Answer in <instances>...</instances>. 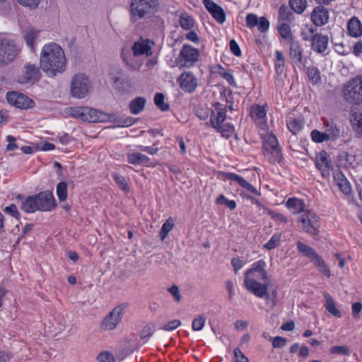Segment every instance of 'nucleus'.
I'll return each instance as SVG.
<instances>
[{
	"instance_id": "nucleus-1",
	"label": "nucleus",
	"mask_w": 362,
	"mask_h": 362,
	"mask_svg": "<svg viewBox=\"0 0 362 362\" xmlns=\"http://www.w3.org/2000/svg\"><path fill=\"white\" fill-rule=\"evenodd\" d=\"M267 263L263 259L254 262L244 273V286L256 297L264 298L266 303L271 307L277 304V289L269 292L270 276L266 269Z\"/></svg>"
},
{
	"instance_id": "nucleus-2",
	"label": "nucleus",
	"mask_w": 362,
	"mask_h": 362,
	"mask_svg": "<svg viewBox=\"0 0 362 362\" xmlns=\"http://www.w3.org/2000/svg\"><path fill=\"white\" fill-rule=\"evenodd\" d=\"M40 66L48 77H55L65 71L66 58L62 47L56 42H48L41 49Z\"/></svg>"
},
{
	"instance_id": "nucleus-3",
	"label": "nucleus",
	"mask_w": 362,
	"mask_h": 362,
	"mask_svg": "<svg viewBox=\"0 0 362 362\" xmlns=\"http://www.w3.org/2000/svg\"><path fill=\"white\" fill-rule=\"evenodd\" d=\"M160 8L159 0H132L129 15L132 22L153 18Z\"/></svg>"
},
{
	"instance_id": "nucleus-4",
	"label": "nucleus",
	"mask_w": 362,
	"mask_h": 362,
	"mask_svg": "<svg viewBox=\"0 0 362 362\" xmlns=\"http://www.w3.org/2000/svg\"><path fill=\"white\" fill-rule=\"evenodd\" d=\"M341 95L344 100L350 104H362V75L346 82L341 90Z\"/></svg>"
},
{
	"instance_id": "nucleus-5",
	"label": "nucleus",
	"mask_w": 362,
	"mask_h": 362,
	"mask_svg": "<svg viewBox=\"0 0 362 362\" xmlns=\"http://www.w3.org/2000/svg\"><path fill=\"white\" fill-rule=\"evenodd\" d=\"M21 52L16 41L8 37H0V67L13 62Z\"/></svg>"
},
{
	"instance_id": "nucleus-6",
	"label": "nucleus",
	"mask_w": 362,
	"mask_h": 362,
	"mask_svg": "<svg viewBox=\"0 0 362 362\" xmlns=\"http://www.w3.org/2000/svg\"><path fill=\"white\" fill-rule=\"evenodd\" d=\"M92 88V83L89 77L83 73L75 74L71 81V95L78 99L85 98Z\"/></svg>"
},
{
	"instance_id": "nucleus-7",
	"label": "nucleus",
	"mask_w": 362,
	"mask_h": 362,
	"mask_svg": "<svg viewBox=\"0 0 362 362\" xmlns=\"http://www.w3.org/2000/svg\"><path fill=\"white\" fill-rule=\"evenodd\" d=\"M264 155L273 163H279L282 159V153L276 137L272 134H267L264 140Z\"/></svg>"
},
{
	"instance_id": "nucleus-8",
	"label": "nucleus",
	"mask_w": 362,
	"mask_h": 362,
	"mask_svg": "<svg viewBox=\"0 0 362 362\" xmlns=\"http://www.w3.org/2000/svg\"><path fill=\"white\" fill-rule=\"evenodd\" d=\"M6 98L11 106L21 110L33 108L35 106V101L25 94L18 91H9Z\"/></svg>"
},
{
	"instance_id": "nucleus-9",
	"label": "nucleus",
	"mask_w": 362,
	"mask_h": 362,
	"mask_svg": "<svg viewBox=\"0 0 362 362\" xmlns=\"http://www.w3.org/2000/svg\"><path fill=\"white\" fill-rule=\"evenodd\" d=\"M199 58V52L197 49L189 45H184L180 50L177 65L180 67H192Z\"/></svg>"
},
{
	"instance_id": "nucleus-10",
	"label": "nucleus",
	"mask_w": 362,
	"mask_h": 362,
	"mask_svg": "<svg viewBox=\"0 0 362 362\" xmlns=\"http://www.w3.org/2000/svg\"><path fill=\"white\" fill-rule=\"evenodd\" d=\"M41 77L39 68L30 63L25 64L21 74L17 78V81L21 85L33 84Z\"/></svg>"
},
{
	"instance_id": "nucleus-11",
	"label": "nucleus",
	"mask_w": 362,
	"mask_h": 362,
	"mask_svg": "<svg viewBox=\"0 0 362 362\" xmlns=\"http://www.w3.org/2000/svg\"><path fill=\"white\" fill-rule=\"evenodd\" d=\"M298 223L303 231L312 235H316V231L319 227V218L314 212L308 211L302 214Z\"/></svg>"
},
{
	"instance_id": "nucleus-12",
	"label": "nucleus",
	"mask_w": 362,
	"mask_h": 362,
	"mask_svg": "<svg viewBox=\"0 0 362 362\" xmlns=\"http://www.w3.org/2000/svg\"><path fill=\"white\" fill-rule=\"evenodd\" d=\"M70 115L84 122H96L100 119V112L88 107H76L70 109Z\"/></svg>"
},
{
	"instance_id": "nucleus-13",
	"label": "nucleus",
	"mask_w": 362,
	"mask_h": 362,
	"mask_svg": "<svg viewBox=\"0 0 362 362\" xmlns=\"http://www.w3.org/2000/svg\"><path fill=\"white\" fill-rule=\"evenodd\" d=\"M124 310V306L115 307L103 320L102 327L105 330L115 329L121 321Z\"/></svg>"
},
{
	"instance_id": "nucleus-14",
	"label": "nucleus",
	"mask_w": 362,
	"mask_h": 362,
	"mask_svg": "<svg viewBox=\"0 0 362 362\" xmlns=\"http://www.w3.org/2000/svg\"><path fill=\"white\" fill-rule=\"evenodd\" d=\"M35 196L37 199V206L39 207V211H49L55 208V200L53 194L51 192H42Z\"/></svg>"
},
{
	"instance_id": "nucleus-15",
	"label": "nucleus",
	"mask_w": 362,
	"mask_h": 362,
	"mask_svg": "<svg viewBox=\"0 0 362 362\" xmlns=\"http://www.w3.org/2000/svg\"><path fill=\"white\" fill-rule=\"evenodd\" d=\"M153 46L154 42L153 41L148 39L141 38L134 44L132 52L146 59L153 54Z\"/></svg>"
},
{
	"instance_id": "nucleus-16",
	"label": "nucleus",
	"mask_w": 362,
	"mask_h": 362,
	"mask_svg": "<svg viewBox=\"0 0 362 362\" xmlns=\"http://www.w3.org/2000/svg\"><path fill=\"white\" fill-rule=\"evenodd\" d=\"M246 25L250 28L257 27L261 33H265L269 30V22L264 17L258 18L256 14L249 13L245 18Z\"/></svg>"
},
{
	"instance_id": "nucleus-17",
	"label": "nucleus",
	"mask_w": 362,
	"mask_h": 362,
	"mask_svg": "<svg viewBox=\"0 0 362 362\" xmlns=\"http://www.w3.org/2000/svg\"><path fill=\"white\" fill-rule=\"evenodd\" d=\"M178 82L180 88L189 93L194 91L197 86V79L190 71L182 73L178 78Z\"/></svg>"
},
{
	"instance_id": "nucleus-18",
	"label": "nucleus",
	"mask_w": 362,
	"mask_h": 362,
	"mask_svg": "<svg viewBox=\"0 0 362 362\" xmlns=\"http://www.w3.org/2000/svg\"><path fill=\"white\" fill-rule=\"evenodd\" d=\"M329 13L327 8L318 6L315 7L310 15L312 22L316 26H322L328 23Z\"/></svg>"
},
{
	"instance_id": "nucleus-19",
	"label": "nucleus",
	"mask_w": 362,
	"mask_h": 362,
	"mask_svg": "<svg viewBox=\"0 0 362 362\" xmlns=\"http://www.w3.org/2000/svg\"><path fill=\"white\" fill-rule=\"evenodd\" d=\"M267 106L253 105L250 109V115L254 121L262 129L267 127Z\"/></svg>"
},
{
	"instance_id": "nucleus-20",
	"label": "nucleus",
	"mask_w": 362,
	"mask_h": 362,
	"mask_svg": "<svg viewBox=\"0 0 362 362\" xmlns=\"http://www.w3.org/2000/svg\"><path fill=\"white\" fill-rule=\"evenodd\" d=\"M204 4L211 15L221 24L226 20V15L223 9L211 0H204Z\"/></svg>"
},
{
	"instance_id": "nucleus-21",
	"label": "nucleus",
	"mask_w": 362,
	"mask_h": 362,
	"mask_svg": "<svg viewBox=\"0 0 362 362\" xmlns=\"http://www.w3.org/2000/svg\"><path fill=\"white\" fill-rule=\"evenodd\" d=\"M224 177L226 180H229L231 181H234L236 183H238L240 186L247 190L248 192L256 194L257 196L260 195V192L250 183H249L247 181H246L243 177L241 176L233 173H224Z\"/></svg>"
},
{
	"instance_id": "nucleus-22",
	"label": "nucleus",
	"mask_w": 362,
	"mask_h": 362,
	"mask_svg": "<svg viewBox=\"0 0 362 362\" xmlns=\"http://www.w3.org/2000/svg\"><path fill=\"white\" fill-rule=\"evenodd\" d=\"M331 165L328 153L324 151H321L317 157L316 166L323 177L329 176Z\"/></svg>"
},
{
	"instance_id": "nucleus-23",
	"label": "nucleus",
	"mask_w": 362,
	"mask_h": 362,
	"mask_svg": "<svg viewBox=\"0 0 362 362\" xmlns=\"http://www.w3.org/2000/svg\"><path fill=\"white\" fill-rule=\"evenodd\" d=\"M123 60L124 63L132 70L138 71L144 64L146 58L132 52V54L126 55L123 52Z\"/></svg>"
},
{
	"instance_id": "nucleus-24",
	"label": "nucleus",
	"mask_w": 362,
	"mask_h": 362,
	"mask_svg": "<svg viewBox=\"0 0 362 362\" xmlns=\"http://www.w3.org/2000/svg\"><path fill=\"white\" fill-rule=\"evenodd\" d=\"M328 43V36L318 33L311 42V47L313 51L317 53H323L327 49Z\"/></svg>"
},
{
	"instance_id": "nucleus-25",
	"label": "nucleus",
	"mask_w": 362,
	"mask_h": 362,
	"mask_svg": "<svg viewBox=\"0 0 362 362\" xmlns=\"http://www.w3.org/2000/svg\"><path fill=\"white\" fill-rule=\"evenodd\" d=\"M349 35L353 37H359L362 35V23L356 17H352L347 23Z\"/></svg>"
},
{
	"instance_id": "nucleus-26",
	"label": "nucleus",
	"mask_w": 362,
	"mask_h": 362,
	"mask_svg": "<svg viewBox=\"0 0 362 362\" xmlns=\"http://www.w3.org/2000/svg\"><path fill=\"white\" fill-rule=\"evenodd\" d=\"M325 134L328 140L334 141L340 136V130L332 121L323 120Z\"/></svg>"
},
{
	"instance_id": "nucleus-27",
	"label": "nucleus",
	"mask_w": 362,
	"mask_h": 362,
	"mask_svg": "<svg viewBox=\"0 0 362 362\" xmlns=\"http://www.w3.org/2000/svg\"><path fill=\"white\" fill-rule=\"evenodd\" d=\"M40 31L33 27H28L23 31V38L27 45L34 49L36 45V40L38 37Z\"/></svg>"
},
{
	"instance_id": "nucleus-28",
	"label": "nucleus",
	"mask_w": 362,
	"mask_h": 362,
	"mask_svg": "<svg viewBox=\"0 0 362 362\" xmlns=\"http://www.w3.org/2000/svg\"><path fill=\"white\" fill-rule=\"evenodd\" d=\"M286 206L292 211L293 214H300L305 210V202L296 197H290L286 202Z\"/></svg>"
},
{
	"instance_id": "nucleus-29",
	"label": "nucleus",
	"mask_w": 362,
	"mask_h": 362,
	"mask_svg": "<svg viewBox=\"0 0 362 362\" xmlns=\"http://www.w3.org/2000/svg\"><path fill=\"white\" fill-rule=\"evenodd\" d=\"M286 123L288 130L293 134L301 131L304 126V121L301 117H288Z\"/></svg>"
},
{
	"instance_id": "nucleus-30",
	"label": "nucleus",
	"mask_w": 362,
	"mask_h": 362,
	"mask_svg": "<svg viewBox=\"0 0 362 362\" xmlns=\"http://www.w3.org/2000/svg\"><path fill=\"white\" fill-rule=\"evenodd\" d=\"M37 202L36 196H30L22 201L21 208L26 213H33L39 211Z\"/></svg>"
},
{
	"instance_id": "nucleus-31",
	"label": "nucleus",
	"mask_w": 362,
	"mask_h": 362,
	"mask_svg": "<svg viewBox=\"0 0 362 362\" xmlns=\"http://www.w3.org/2000/svg\"><path fill=\"white\" fill-rule=\"evenodd\" d=\"M324 298L325 299V307L326 310L333 316L337 317H341V312L337 308L335 302L334 301L332 296L328 293H325Z\"/></svg>"
},
{
	"instance_id": "nucleus-32",
	"label": "nucleus",
	"mask_w": 362,
	"mask_h": 362,
	"mask_svg": "<svg viewBox=\"0 0 362 362\" xmlns=\"http://www.w3.org/2000/svg\"><path fill=\"white\" fill-rule=\"evenodd\" d=\"M334 179L341 189V191L345 194H349L351 192V187L349 182V181L345 178L344 175L341 173H337L335 174Z\"/></svg>"
},
{
	"instance_id": "nucleus-33",
	"label": "nucleus",
	"mask_w": 362,
	"mask_h": 362,
	"mask_svg": "<svg viewBox=\"0 0 362 362\" xmlns=\"http://www.w3.org/2000/svg\"><path fill=\"white\" fill-rule=\"evenodd\" d=\"M179 24L182 29L190 30L194 28L195 21L189 13L182 12L179 15Z\"/></svg>"
},
{
	"instance_id": "nucleus-34",
	"label": "nucleus",
	"mask_w": 362,
	"mask_h": 362,
	"mask_svg": "<svg viewBox=\"0 0 362 362\" xmlns=\"http://www.w3.org/2000/svg\"><path fill=\"white\" fill-rule=\"evenodd\" d=\"M146 100L143 97H137L132 100L129 105L131 113L134 115L139 114L146 105Z\"/></svg>"
},
{
	"instance_id": "nucleus-35",
	"label": "nucleus",
	"mask_w": 362,
	"mask_h": 362,
	"mask_svg": "<svg viewBox=\"0 0 362 362\" xmlns=\"http://www.w3.org/2000/svg\"><path fill=\"white\" fill-rule=\"evenodd\" d=\"M318 34L317 29L313 25H305L302 28V38L307 42H312Z\"/></svg>"
},
{
	"instance_id": "nucleus-36",
	"label": "nucleus",
	"mask_w": 362,
	"mask_h": 362,
	"mask_svg": "<svg viewBox=\"0 0 362 362\" xmlns=\"http://www.w3.org/2000/svg\"><path fill=\"white\" fill-rule=\"evenodd\" d=\"M226 119V112L223 110H218L217 114L212 112L210 117L211 124L215 129L224 123Z\"/></svg>"
},
{
	"instance_id": "nucleus-37",
	"label": "nucleus",
	"mask_w": 362,
	"mask_h": 362,
	"mask_svg": "<svg viewBox=\"0 0 362 362\" xmlns=\"http://www.w3.org/2000/svg\"><path fill=\"white\" fill-rule=\"evenodd\" d=\"M294 19L293 13L286 6H281L279 10V23H291Z\"/></svg>"
},
{
	"instance_id": "nucleus-38",
	"label": "nucleus",
	"mask_w": 362,
	"mask_h": 362,
	"mask_svg": "<svg viewBox=\"0 0 362 362\" xmlns=\"http://www.w3.org/2000/svg\"><path fill=\"white\" fill-rule=\"evenodd\" d=\"M350 122L353 129L362 134V112H354L351 114Z\"/></svg>"
},
{
	"instance_id": "nucleus-39",
	"label": "nucleus",
	"mask_w": 362,
	"mask_h": 362,
	"mask_svg": "<svg viewBox=\"0 0 362 362\" xmlns=\"http://www.w3.org/2000/svg\"><path fill=\"white\" fill-rule=\"evenodd\" d=\"M149 158L140 153L134 152L127 156V161L133 165L143 164L148 162Z\"/></svg>"
},
{
	"instance_id": "nucleus-40",
	"label": "nucleus",
	"mask_w": 362,
	"mask_h": 362,
	"mask_svg": "<svg viewBox=\"0 0 362 362\" xmlns=\"http://www.w3.org/2000/svg\"><path fill=\"white\" fill-rule=\"evenodd\" d=\"M290 56L294 62L302 61V49L296 42H292L290 47Z\"/></svg>"
},
{
	"instance_id": "nucleus-41",
	"label": "nucleus",
	"mask_w": 362,
	"mask_h": 362,
	"mask_svg": "<svg viewBox=\"0 0 362 362\" xmlns=\"http://www.w3.org/2000/svg\"><path fill=\"white\" fill-rule=\"evenodd\" d=\"M297 247L300 252L310 258L311 262L318 256L313 248L303 243L298 242Z\"/></svg>"
},
{
	"instance_id": "nucleus-42",
	"label": "nucleus",
	"mask_w": 362,
	"mask_h": 362,
	"mask_svg": "<svg viewBox=\"0 0 362 362\" xmlns=\"http://www.w3.org/2000/svg\"><path fill=\"white\" fill-rule=\"evenodd\" d=\"M277 28H278L279 33L282 38L287 40H292V33H291L289 23H287L286 22L279 23Z\"/></svg>"
},
{
	"instance_id": "nucleus-43",
	"label": "nucleus",
	"mask_w": 362,
	"mask_h": 362,
	"mask_svg": "<svg viewBox=\"0 0 362 362\" xmlns=\"http://www.w3.org/2000/svg\"><path fill=\"white\" fill-rule=\"evenodd\" d=\"M217 73L225 80H226L230 85H236L235 80L230 70L226 69L223 67L218 66H217Z\"/></svg>"
},
{
	"instance_id": "nucleus-44",
	"label": "nucleus",
	"mask_w": 362,
	"mask_h": 362,
	"mask_svg": "<svg viewBox=\"0 0 362 362\" xmlns=\"http://www.w3.org/2000/svg\"><path fill=\"white\" fill-rule=\"evenodd\" d=\"M289 4L293 11L297 13H302L306 8V0H290Z\"/></svg>"
},
{
	"instance_id": "nucleus-45",
	"label": "nucleus",
	"mask_w": 362,
	"mask_h": 362,
	"mask_svg": "<svg viewBox=\"0 0 362 362\" xmlns=\"http://www.w3.org/2000/svg\"><path fill=\"white\" fill-rule=\"evenodd\" d=\"M312 262L318 268L319 271L322 274L327 277L330 276V271L328 267L319 255L314 259Z\"/></svg>"
},
{
	"instance_id": "nucleus-46",
	"label": "nucleus",
	"mask_w": 362,
	"mask_h": 362,
	"mask_svg": "<svg viewBox=\"0 0 362 362\" xmlns=\"http://www.w3.org/2000/svg\"><path fill=\"white\" fill-rule=\"evenodd\" d=\"M275 69L278 74H281L284 68V57L281 52L277 50L275 52Z\"/></svg>"
},
{
	"instance_id": "nucleus-47",
	"label": "nucleus",
	"mask_w": 362,
	"mask_h": 362,
	"mask_svg": "<svg viewBox=\"0 0 362 362\" xmlns=\"http://www.w3.org/2000/svg\"><path fill=\"white\" fill-rule=\"evenodd\" d=\"M307 75L309 80L313 83H317L320 81V73L317 68L309 66L307 69Z\"/></svg>"
},
{
	"instance_id": "nucleus-48",
	"label": "nucleus",
	"mask_w": 362,
	"mask_h": 362,
	"mask_svg": "<svg viewBox=\"0 0 362 362\" xmlns=\"http://www.w3.org/2000/svg\"><path fill=\"white\" fill-rule=\"evenodd\" d=\"M205 323L206 317L202 315H199L197 317H196L192 321V329L194 331H201L204 328Z\"/></svg>"
},
{
	"instance_id": "nucleus-49",
	"label": "nucleus",
	"mask_w": 362,
	"mask_h": 362,
	"mask_svg": "<svg viewBox=\"0 0 362 362\" xmlns=\"http://www.w3.org/2000/svg\"><path fill=\"white\" fill-rule=\"evenodd\" d=\"M281 235L280 233L274 234L270 240L264 245V248L267 250H272L276 247L280 243Z\"/></svg>"
},
{
	"instance_id": "nucleus-50",
	"label": "nucleus",
	"mask_w": 362,
	"mask_h": 362,
	"mask_svg": "<svg viewBox=\"0 0 362 362\" xmlns=\"http://www.w3.org/2000/svg\"><path fill=\"white\" fill-rule=\"evenodd\" d=\"M57 195L60 201H64L67 197V185L64 182H59L57 186Z\"/></svg>"
},
{
	"instance_id": "nucleus-51",
	"label": "nucleus",
	"mask_w": 362,
	"mask_h": 362,
	"mask_svg": "<svg viewBox=\"0 0 362 362\" xmlns=\"http://www.w3.org/2000/svg\"><path fill=\"white\" fill-rule=\"evenodd\" d=\"M223 136L228 137L234 131V127L230 123H223L216 129Z\"/></svg>"
},
{
	"instance_id": "nucleus-52",
	"label": "nucleus",
	"mask_w": 362,
	"mask_h": 362,
	"mask_svg": "<svg viewBox=\"0 0 362 362\" xmlns=\"http://www.w3.org/2000/svg\"><path fill=\"white\" fill-rule=\"evenodd\" d=\"M97 361L98 362H115V358L111 352L103 351L98 356Z\"/></svg>"
},
{
	"instance_id": "nucleus-53",
	"label": "nucleus",
	"mask_w": 362,
	"mask_h": 362,
	"mask_svg": "<svg viewBox=\"0 0 362 362\" xmlns=\"http://www.w3.org/2000/svg\"><path fill=\"white\" fill-rule=\"evenodd\" d=\"M310 135L312 140L315 143H322L323 141H329L325 132H321L317 129L313 130Z\"/></svg>"
},
{
	"instance_id": "nucleus-54",
	"label": "nucleus",
	"mask_w": 362,
	"mask_h": 362,
	"mask_svg": "<svg viewBox=\"0 0 362 362\" xmlns=\"http://www.w3.org/2000/svg\"><path fill=\"white\" fill-rule=\"evenodd\" d=\"M16 1L20 5L33 10L39 6L42 0H16Z\"/></svg>"
},
{
	"instance_id": "nucleus-55",
	"label": "nucleus",
	"mask_w": 362,
	"mask_h": 362,
	"mask_svg": "<svg viewBox=\"0 0 362 362\" xmlns=\"http://www.w3.org/2000/svg\"><path fill=\"white\" fill-rule=\"evenodd\" d=\"M173 224L171 221L167 220L162 226L160 236V239L163 240L168 235V233L173 229Z\"/></svg>"
},
{
	"instance_id": "nucleus-56",
	"label": "nucleus",
	"mask_w": 362,
	"mask_h": 362,
	"mask_svg": "<svg viewBox=\"0 0 362 362\" xmlns=\"http://www.w3.org/2000/svg\"><path fill=\"white\" fill-rule=\"evenodd\" d=\"M155 104L163 111L168 110L169 105L164 102V96L162 93H157L154 98Z\"/></svg>"
},
{
	"instance_id": "nucleus-57",
	"label": "nucleus",
	"mask_w": 362,
	"mask_h": 362,
	"mask_svg": "<svg viewBox=\"0 0 362 362\" xmlns=\"http://www.w3.org/2000/svg\"><path fill=\"white\" fill-rule=\"evenodd\" d=\"M113 178L122 190L125 192H127L129 190L128 185L127 183L125 178L123 176L117 173H114Z\"/></svg>"
},
{
	"instance_id": "nucleus-58",
	"label": "nucleus",
	"mask_w": 362,
	"mask_h": 362,
	"mask_svg": "<svg viewBox=\"0 0 362 362\" xmlns=\"http://www.w3.org/2000/svg\"><path fill=\"white\" fill-rule=\"evenodd\" d=\"M329 351L334 354H341L349 356L350 354L349 350L346 346H334L330 348Z\"/></svg>"
},
{
	"instance_id": "nucleus-59",
	"label": "nucleus",
	"mask_w": 362,
	"mask_h": 362,
	"mask_svg": "<svg viewBox=\"0 0 362 362\" xmlns=\"http://www.w3.org/2000/svg\"><path fill=\"white\" fill-rule=\"evenodd\" d=\"M196 115L201 119H206L209 115V109L206 106H199L195 110Z\"/></svg>"
},
{
	"instance_id": "nucleus-60",
	"label": "nucleus",
	"mask_w": 362,
	"mask_h": 362,
	"mask_svg": "<svg viewBox=\"0 0 362 362\" xmlns=\"http://www.w3.org/2000/svg\"><path fill=\"white\" fill-rule=\"evenodd\" d=\"M155 331V328L153 325H146L141 330L140 337L141 339H148Z\"/></svg>"
},
{
	"instance_id": "nucleus-61",
	"label": "nucleus",
	"mask_w": 362,
	"mask_h": 362,
	"mask_svg": "<svg viewBox=\"0 0 362 362\" xmlns=\"http://www.w3.org/2000/svg\"><path fill=\"white\" fill-rule=\"evenodd\" d=\"M168 291L174 298V300L177 302H180L182 300V296L180 293L179 287L176 285H173L170 288H168Z\"/></svg>"
},
{
	"instance_id": "nucleus-62",
	"label": "nucleus",
	"mask_w": 362,
	"mask_h": 362,
	"mask_svg": "<svg viewBox=\"0 0 362 362\" xmlns=\"http://www.w3.org/2000/svg\"><path fill=\"white\" fill-rule=\"evenodd\" d=\"M235 362H249L248 358L244 355L239 348H235L233 350Z\"/></svg>"
},
{
	"instance_id": "nucleus-63",
	"label": "nucleus",
	"mask_w": 362,
	"mask_h": 362,
	"mask_svg": "<svg viewBox=\"0 0 362 362\" xmlns=\"http://www.w3.org/2000/svg\"><path fill=\"white\" fill-rule=\"evenodd\" d=\"M268 213L274 220L281 223H286L288 221L287 218L280 213H277L273 211H269Z\"/></svg>"
},
{
	"instance_id": "nucleus-64",
	"label": "nucleus",
	"mask_w": 362,
	"mask_h": 362,
	"mask_svg": "<svg viewBox=\"0 0 362 362\" xmlns=\"http://www.w3.org/2000/svg\"><path fill=\"white\" fill-rule=\"evenodd\" d=\"M245 262L239 257L233 258L231 260V265L235 274L244 266Z\"/></svg>"
}]
</instances>
